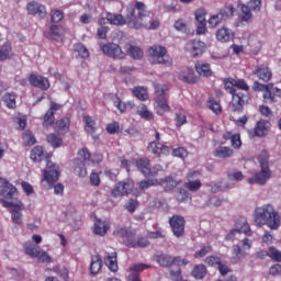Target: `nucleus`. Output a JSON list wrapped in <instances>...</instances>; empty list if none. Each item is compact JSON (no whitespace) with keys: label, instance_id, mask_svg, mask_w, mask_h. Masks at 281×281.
Here are the masks:
<instances>
[{"label":"nucleus","instance_id":"79ce46f5","mask_svg":"<svg viewBox=\"0 0 281 281\" xmlns=\"http://www.w3.org/2000/svg\"><path fill=\"white\" fill-rule=\"evenodd\" d=\"M114 106L120 111V113H126L128 109H133L135 106V103L132 101L122 102V100L117 97L114 98Z\"/></svg>","mask_w":281,"mask_h":281},{"label":"nucleus","instance_id":"0eeeda50","mask_svg":"<svg viewBox=\"0 0 281 281\" xmlns=\"http://www.w3.org/2000/svg\"><path fill=\"white\" fill-rule=\"evenodd\" d=\"M101 50L105 56H109V58L122 59L126 56L122 47L115 43L101 44Z\"/></svg>","mask_w":281,"mask_h":281},{"label":"nucleus","instance_id":"4be33fe9","mask_svg":"<svg viewBox=\"0 0 281 281\" xmlns=\"http://www.w3.org/2000/svg\"><path fill=\"white\" fill-rule=\"evenodd\" d=\"M218 43H229L234 38V31L227 26L218 29L215 33Z\"/></svg>","mask_w":281,"mask_h":281},{"label":"nucleus","instance_id":"864d4df0","mask_svg":"<svg viewBox=\"0 0 281 281\" xmlns=\"http://www.w3.org/2000/svg\"><path fill=\"white\" fill-rule=\"evenodd\" d=\"M132 92L138 100H148V90L144 87H136L132 90Z\"/></svg>","mask_w":281,"mask_h":281},{"label":"nucleus","instance_id":"58836bf2","mask_svg":"<svg viewBox=\"0 0 281 281\" xmlns=\"http://www.w3.org/2000/svg\"><path fill=\"white\" fill-rule=\"evenodd\" d=\"M224 139H231V146L238 150L243 146V140H240V134H232L229 132L224 134Z\"/></svg>","mask_w":281,"mask_h":281},{"label":"nucleus","instance_id":"a18cd8bd","mask_svg":"<svg viewBox=\"0 0 281 281\" xmlns=\"http://www.w3.org/2000/svg\"><path fill=\"white\" fill-rule=\"evenodd\" d=\"M100 269H102V258L100 256H93L90 265V273L97 276V273H100Z\"/></svg>","mask_w":281,"mask_h":281},{"label":"nucleus","instance_id":"603ef678","mask_svg":"<svg viewBox=\"0 0 281 281\" xmlns=\"http://www.w3.org/2000/svg\"><path fill=\"white\" fill-rule=\"evenodd\" d=\"M74 52L79 58H89V49L80 43L74 45Z\"/></svg>","mask_w":281,"mask_h":281},{"label":"nucleus","instance_id":"dca6fc26","mask_svg":"<svg viewBox=\"0 0 281 281\" xmlns=\"http://www.w3.org/2000/svg\"><path fill=\"white\" fill-rule=\"evenodd\" d=\"M29 82L32 87H37V89H42L43 91L49 89V80L41 75H30Z\"/></svg>","mask_w":281,"mask_h":281},{"label":"nucleus","instance_id":"37998d69","mask_svg":"<svg viewBox=\"0 0 281 281\" xmlns=\"http://www.w3.org/2000/svg\"><path fill=\"white\" fill-rule=\"evenodd\" d=\"M104 262L110 271H113L114 273L117 271V254L112 252L111 255H108Z\"/></svg>","mask_w":281,"mask_h":281},{"label":"nucleus","instance_id":"20e7f679","mask_svg":"<svg viewBox=\"0 0 281 281\" xmlns=\"http://www.w3.org/2000/svg\"><path fill=\"white\" fill-rule=\"evenodd\" d=\"M2 207L10 210L11 221L14 225H23V212H25V204L19 199H0Z\"/></svg>","mask_w":281,"mask_h":281},{"label":"nucleus","instance_id":"bf43d9fd","mask_svg":"<svg viewBox=\"0 0 281 281\" xmlns=\"http://www.w3.org/2000/svg\"><path fill=\"white\" fill-rule=\"evenodd\" d=\"M22 139L25 146H34V144H36V137H34V134L30 131L23 133Z\"/></svg>","mask_w":281,"mask_h":281},{"label":"nucleus","instance_id":"5701e85b","mask_svg":"<svg viewBox=\"0 0 281 281\" xmlns=\"http://www.w3.org/2000/svg\"><path fill=\"white\" fill-rule=\"evenodd\" d=\"M269 128H271V123L267 120H260L254 128L252 137H265L269 133Z\"/></svg>","mask_w":281,"mask_h":281},{"label":"nucleus","instance_id":"9d476101","mask_svg":"<svg viewBox=\"0 0 281 281\" xmlns=\"http://www.w3.org/2000/svg\"><path fill=\"white\" fill-rule=\"evenodd\" d=\"M160 267H171V265H177L178 267H183L188 265V259H181V257H172L170 255H160L156 258Z\"/></svg>","mask_w":281,"mask_h":281},{"label":"nucleus","instance_id":"5fc2aeb1","mask_svg":"<svg viewBox=\"0 0 281 281\" xmlns=\"http://www.w3.org/2000/svg\"><path fill=\"white\" fill-rule=\"evenodd\" d=\"M43 157H45L43 147L36 146L31 150L32 161H43Z\"/></svg>","mask_w":281,"mask_h":281},{"label":"nucleus","instance_id":"6e6552de","mask_svg":"<svg viewBox=\"0 0 281 281\" xmlns=\"http://www.w3.org/2000/svg\"><path fill=\"white\" fill-rule=\"evenodd\" d=\"M225 89L228 93H240L237 89L249 91V85L244 79L228 78L225 80Z\"/></svg>","mask_w":281,"mask_h":281},{"label":"nucleus","instance_id":"052dcab7","mask_svg":"<svg viewBox=\"0 0 281 281\" xmlns=\"http://www.w3.org/2000/svg\"><path fill=\"white\" fill-rule=\"evenodd\" d=\"M206 205H209V207H221V205H223V199L216 195L209 196L206 199Z\"/></svg>","mask_w":281,"mask_h":281},{"label":"nucleus","instance_id":"69168bd1","mask_svg":"<svg viewBox=\"0 0 281 281\" xmlns=\"http://www.w3.org/2000/svg\"><path fill=\"white\" fill-rule=\"evenodd\" d=\"M268 256L276 262H281V251L277 248L270 247L268 250Z\"/></svg>","mask_w":281,"mask_h":281},{"label":"nucleus","instance_id":"9b49d317","mask_svg":"<svg viewBox=\"0 0 281 281\" xmlns=\"http://www.w3.org/2000/svg\"><path fill=\"white\" fill-rule=\"evenodd\" d=\"M254 246V240L249 237L241 239L240 245H233V254L236 258H247V251Z\"/></svg>","mask_w":281,"mask_h":281},{"label":"nucleus","instance_id":"f3484780","mask_svg":"<svg viewBox=\"0 0 281 281\" xmlns=\"http://www.w3.org/2000/svg\"><path fill=\"white\" fill-rule=\"evenodd\" d=\"M145 269H148V266H146L145 263H133L127 270V279L130 281H142L139 279V273H142V271H145Z\"/></svg>","mask_w":281,"mask_h":281},{"label":"nucleus","instance_id":"c9c22d12","mask_svg":"<svg viewBox=\"0 0 281 281\" xmlns=\"http://www.w3.org/2000/svg\"><path fill=\"white\" fill-rule=\"evenodd\" d=\"M195 70L199 76H203L204 78H210V76H212V69L210 68V64L198 61L195 64Z\"/></svg>","mask_w":281,"mask_h":281},{"label":"nucleus","instance_id":"8fccbe9b","mask_svg":"<svg viewBox=\"0 0 281 281\" xmlns=\"http://www.w3.org/2000/svg\"><path fill=\"white\" fill-rule=\"evenodd\" d=\"M4 104L8 109H15L16 108V94L12 92H8L2 98Z\"/></svg>","mask_w":281,"mask_h":281},{"label":"nucleus","instance_id":"412c9836","mask_svg":"<svg viewBox=\"0 0 281 281\" xmlns=\"http://www.w3.org/2000/svg\"><path fill=\"white\" fill-rule=\"evenodd\" d=\"M239 22L243 25H249L254 23V13H251V9L247 4L239 5Z\"/></svg>","mask_w":281,"mask_h":281},{"label":"nucleus","instance_id":"7ed1b4c3","mask_svg":"<svg viewBox=\"0 0 281 281\" xmlns=\"http://www.w3.org/2000/svg\"><path fill=\"white\" fill-rule=\"evenodd\" d=\"M102 159H104L102 154L94 153L93 155H91V153H89V149H80L78 151V159L75 166V175H77V177H87V168H85V164H100Z\"/></svg>","mask_w":281,"mask_h":281},{"label":"nucleus","instance_id":"09e8293b","mask_svg":"<svg viewBox=\"0 0 281 281\" xmlns=\"http://www.w3.org/2000/svg\"><path fill=\"white\" fill-rule=\"evenodd\" d=\"M238 234H245L246 236H254V231L249 226L247 220H241L240 224L237 225Z\"/></svg>","mask_w":281,"mask_h":281},{"label":"nucleus","instance_id":"49530a36","mask_svg":"<svg viewBox=\"0 0 281 281\" xmlns=\"http://www.w3.org/2000/svg\"><path fill=\"white\" fill-rule=\"evenodd\" d=\"M14 53H12V46L10 44H4L0 47V60H8L12 58Z\"/></svg>","mask_w":281,"mask_h":281},{"label":"nucleus","instance_id":"4c0bfd02","mask_svg":"<svg viewBox=\"0 0 281 281\" xmlns=\"http://www.w3.org/2000/svg\"><path fill=\"white\" fill-rule=\"evenodd\" d=\"M24 254L31 258H36L38 256L41 247L32 244V241H26L23 244Z\"/></svg>","mask_w":281,"mask_h":281},{"label":"nucleus","instance_id":"2f4dec72","mask_svg":"<svg viewBox=\"0 0 281 281\" xmlns=\"http://www.w3.org/2000/svg\"><path fill=\"white\" fill-rule=\"evenodd\" d=\"M125 52L127 53L131 58H134L135 60H139L140 58H144V50L137 46H133L131 44H126L124 46Z\"/></svg>","mask_w":281,"mask_h":281},{"label":"nucleus","instance_id":"39448f33","mask_svg":"<svg viewBox=\"0 0 281 281\" xmlns=\"http://www.w3.org/2000/svg\"><path fill=\"white\" fill-rule=\"evenodd\" d=\"M60 169L52 160L47 159L46 169L43 170L42 186L46 190H50L53 183L58 181Z\"/></svg>","mask_w":281,"mask_h":281},{"label":"nucleus","instance_id":"bb28decb","mask_svg":"<svg viewBox=\"0 0 281 281\" xmlns=\"http://www.w3.org/2000/svg\"><path fill=\"white\" fill-rule=\"evenodd\" d=\"M154 109L158 115H164V113H168L170 111V105H168L166 97L156 98Z\"/></svg>","mask_w":281,"mask_h":281},{"label":"nucleus","instance_id":"72a5a7b5","mask_svg":"<svg viewBox=\"0 0 281 281\" xmlns=\"http://www.w3.org/2000/svg\"><path fill=\"white\" fill-rule=\"evenodd\" d=\"M271 93H277L278 98H281V90L278 88H273V86H268L266 90H263V100L265 102H276V95H271Z\"/></svg>","mask_w":281,"mask_h":281},{"label":"nucleus","instance_id":"3c124183","mask_svg":"<svg viewBox=\"0 0 281 281\" xmlns=\"http://www.w3.org/2000/svg\"><path fill=\"white\" fill-rule=\"evenodd\" d=\"M114 236H119V238H126L125 243H128V238H133V234H128V231L124 226H117L114 232Z\"/></svg>","mask_w":281,"mask_h":281},{"label":"nucleus","instance_id":"f03ea898","mask_svg":"<svg viewBox=\"0 0 281 281\" xmlns=\"http://www.w3.org/2000/svg\"><path fill=\"white\" fill-rule=\"evenodd\" d=\"M255 223L257 227L267 225L269 229H279L281 225L280 215L271 204L259 206L255 211Z\"/></svg>","mask_w":281,"mask_h":281},{"label":"nucleus","instance_id":"c85d7f7f","mask_svg":"<svg viewBox=\"0 0 281 281\" xmlns=\"http://www.w3.org/2000/svg\"><path fill=\"white\" fill-rule=\"evenodd\" d=\"M225 19H227V12L221 11L216 14L211 15L210 19L207 20V23L210 27L215 29L218 27V25H221V23H223Z\"/></svg>","mask_w":281,"mask_h":281},{"label":"nucleus","instance_id":"680f3d73","mask_svg":"<svg viewBox=\"0 0 281 281\" xmlns=\"http://www.w3.org/2000/svg\"><path fill=\"white\" fill-rule=\"evenodd\" d=\"M167 278L172 281L183 280V277L181 276V268L170 269Z\"/></svg>","mask_w":281,"mask_h":281},{"label":"nucleus","instance_id":"6e6d98bb","mask_svg":"<svg viewBox=\"0 0 281 281\" xmlns=\"http://www.w3.org/2000/svg\"><path fill=\"white\" fill-rule=\"evenodd\" d=\"M47 142L53 148H60V146H63V138L57 134H49L47 136Z\"/></svg>","mask_w":281,"mask_h":281},{"label":"nucleus","instance_id":"338daca9","mask_svg":"<svg viewBox=\"0 0 281 281\" xmlns=\"http://www.w3.org/2000/svg\"><path fill=\"white\" fill-rule=\"evenodd\" d=\"M120 183H121V188H123V190L125 191V194L133 192V189L135 188V182H133V180H131V179H127Z\"/></svg>","mask_w":281,"mask_h":281},{"label":"nucleus","instance_id":"473e14b6","mask_svg":"<svg viewBox=\"0 0 281 281\" xmlns=\"http://www.w3.org/2000/svg\"><path fill=\"white\" fill-rule=\"evenodd\" d=\"M136 113L142 117V120H146V122L155 120V114L148 109V106H146V104L138 105Z\"/></svg>","mask_w":281,"mask_h":281},{"label":"nucleus","instance_id":"e433bc0d","mask_svg":"<svg viewBox=\"0 0 281 281\" xmlns=\"http://www.w3.org/2000/svg\"><path fill=\"white\" fill-rule=\"evenodd\" d=\"M24 254L31 258H36L38 256L41 247L32 244V241H26L23 244Z\"/></svg>","mask_w":281,"mask_h":281},{"label":"nucleus","instance_id":"c756f323","mask_svg":"<svg viewBox=\"0 0 281 281\" xmlns=\"http://www.w3.org/2000/svg\"><path fill=\"white\" fill-rule=\"evenodd\" d=\"M150 243L146 237H139L133 235V237H128L127 247H148Z\"/></svg>","mask_w":281,"mask_h":281},{"label":"nucleus","instance_id":"13d9d810","mask_svg":"<svg viewBox=\"0 0 281 281\" xmlns=\"http://www.w3.org/2000/svg\"><path fill=\"white\" fill-rule=\"evenodd\" d=\"M156 98H166V91H168V86L166 83H155Z\"/></svg>","mask_w":281,"mask_h":281},{"label":"nucleus","instance_id":"393cba45","mask_svg":"<svg viewBox=\"0 0 281 281\" xmlns=\"http://www.w3.org/2000/svg\"><path fill=\"white\" fill-rule=\"evenodd\" d=\"M148 150L153 153V155H157V157H160V155H170V147L159 142H151L148 145Z\"/></svg>","mask_w":281,"mask_h":281},{"label":"nucleus","instance_id":"f8f14e48","mask_svg":"<svg viewBox=\"0 0 281 281\" xmlns=\"http://www.w3.org/2000/svg\"><path fill=\"white\" fill-rule=\"evenodd\" d=\"M169 225L177 238L183 236V233L186 232V220L182 216L173 215L169 220Z\"/></svg>","mask_w":281,"mask_h":281},{"label":"nucleus","instance_id":"6ab92c4d","mask_svg":"<svg viewBox=\"0 0 281 281\" xmlns=\"http://www.w3.org/2000/svg\"><path fill=\"white\" fill-rule=\"evenodd\" d=\"M27 14H31L33 16H41V19L45 18L47 14V10L45 9V5L38 3V2H29L26 5Z\"/></svg>","mask_w":281,"mask_h":281},{"label":"nucleus","instance_id":"423d86ee","mask_svg":"<svg viewBox=\"0 0 281 281\" xmlns=\"http://www.w3.org/2000/svg\"><path fill=\"white\" fill-rule=\"evenodd\" d=\"M149 60L153 65H172V59L168 56V49L161 45H154L149 48Z\"/></svg>","mask_w":281,"mask_h":281},{"label":"nucleus","instance_id":"774afa93","mask_svg":"<svg viewBox=\"0 0 281 281\" xmlns=\"http://www.w3.org/2000/svg\"><path fill=\"white\" fill-rule=\"evenodd\" d=\"M35 258H37L38 262H52V257L45 250L40 249V254Z\"/></svg>","mask_w":281,"mask_h":281},{"label":"nucleus","instance_id":"ddd939ff","mask_svg":"<svg viewBox=\"0 0 281 281\" xmlns=\"http://www.w3.org/2000/svg\"><path fill=\"white\" fill-rule=\"evenodd\" d=\"M269 179H271V170L269 169V166L263 165L260 172L248 179V183H258L259 186H265Z\"/></svg>","mask_w":281,"mask_h":281},{"label":"nucleus","instance_id":"ea45409f","mask_svg":"<svg viewBox=\"0 0 281 281\" xmlns=\"http://www.w3.org/2000/svg\"><path fill=\"white\" fill-rule=\"evenodd\" d=\"M85 131L89 133L90 135H93L94 133H98V124L91 116H85Z\"/></svg>","mask_w":281,"mask_h":281},{"label":"nucleus","instance_id":"f704fd0d","mask_svg":"<svg viewBox=\"0 0 281 281\" xmlns=\"http://www.w3.org/2000/svg\"><path fill=\"white\" fill-rule=\"evenodd\" d=\"M191 276L195 280H203L207 276V268L203 263H198L193 267Z\"/></svg>","mask_w":281,"mask_h":281},{"label":"nucleus","instance_id":"c03bdc74","mask_svg":"<svg viewBox=\"0 0 281 281\" xmlns=\"http://www.w3.org/2000/svg\"><path fill=\"white\" fill-rule=\"evenodd\" d=\"M234 155V149L229 147H218L214 151L215 157H220V159H227Z\"/></svg>","mask_w":281,"mask_h":281},{"label":"nucleus","instance_id":"a211bd4d","mask_svg":"<svg viewBox=\"0 0 281 281\" xmlns=\"http://www.w3.org/2000/svg\"><path fill=\"white\" fill-rule=\"evenodd\" d=\"M199 177H201V173L199 171H193L189 173L188 175L189 181L184 184V188H187V190H190V192H196L198 190H200L201 180H199Z\"/></svg>","mask_w":281,"mask_h":281},{"label":"nucleus","instance_id":"7c9ffc66","mask_svg":"<svg viewBox=\"0 0 281 281\" xmlns=\"http://www.w3.org/2000/svg\"><path fill=\"white\" fill-rule=\"evenodd\" d=\"M178 78L179 80H182V82H189V85H194L198 80L194 76V70L190 68L181 70Z\"/></svg>","mask_w":281,"mask_h":281},{"label":"nucleus","instance_id":"2eb2a0df","mask_svg":"<svg viewBox=\"0 0 281 281\" xmlns=\"http://www.w3.org/2000/svg\"><path fill=\"white\" fill-rule=\"evenodd\" d=\"M16 194V187H13L8 180L1 178L0 179V196L2 199H8L7 201H12V196Z\"/></svg>","mask_w":281,"mask_h":281},{"label":"nucleus","instance_id":"a878e982","mask_svg":"<svg viewBox=\"0 0 281 281\" xmlns=\"http://www.w3.org/2000/svg\"><path fill=\"white\" fill-rule=\"evenodd\" d=\"M111 229V222L97 220L93 225V234L97 236H106V232Z\"/></svg>","mask_w":281,"mask_h":281},{"label":"nucleus","instance_id":"4468645a","mask_svg":"<svg viewBox=\"0 0 281 281\" xmlns=\"http://www.w3.org/2000/svg\"><path fill=\"white\" fill-rule=\"evenodd\" d=\"M205 49H207V45L200 40H193L187 44V50L193 58L202 56Z\"/></svg>","mask_w":281,"mask_h":281},{"label":"nucleus","instance_id":"aec40b11","mask_svg":"<svg viewBox=\"0 0 281 281\" xmlns=\"http://www.w3.org/2000/svg\"><path fill=\"white\" fill-rule=\"evenodd\" d=\"M231 95H233L231 111H241L243 106H245V100H247V97H245L243 92H231Z\"/></svg>","mask_w":281,"mask_h":281},{"label":"nucleus","instance_id":"b1692460","mask_svg":"<svg viewBox=\"0 0 281 281\" xmlns=\"http://www.w3.org/2000/svg\"><path fill=\"white\" fill-rule=\"evenodd\" d=\"M106 21L110 25H126V23H133V21L128 20V9H126V19L122 14H106Z\"/></svg>","mask_w":281,"mask_h":281},{"label":"nucleus","instance_id":"a19ab883","mask_svg":"<svg viewBox=\"0 0 281 281\" xmlns=\"http://www.w3.org/2000/svg\"><path fill=\"white\" fill-rule=\"evenodd\" d=\"M63 34H65V29H63V26L52 25L48 32L46 33V37L50 40H56V38H60Z\"/></svg>","mask_w":281,"mask_h":281},{"label":"nucleus","instance_id":"e2e57ef3","mask_svg":"<svg viewBox=\"0 0 281 281\" xmlns=\"http://www.w3.org/2000/svg\"><path fill=\"white\" fill-rule=\"evenodd\" d=\"M207 15V11L205 9H198L194 13L195 16V23H207L205 20V16Z\"/></svg>","mask_w":281,"mask_h":281},{"label":"nucleus","instance_id":"4d7b16f0","mask_svg":"<svg viewBox=\"0 0 281 281\" xmlns=\"http://www.w3.org/2000/svg\"><path fill=\"white\" fill-rule=\"evenodd\" d=\"M228 181L238 183V181H243L245 179V176L243 175V171L233 170L227 173Z\"/></svg>","mask_w":281,"mask_h":281},{"label":"nucleus","instance_id":"f257e3e1","mask_svg":"<svg viewBox=\"0 0 281 281\" xmlns=\"http://www.w3.org/2000/svg\"><path fill=\"white\" fill-rule=\"evenodd\" d=\"M127 19L133 22L134 27H146V30H157L160 22L159 19H150V11L146 10V4L136 2L135 4L127 5Z\"/></svg>","mask_w":281,"mask_h":281},{"label":"nucleus","instance_id":"0e129e2a","mask_svg":"<svg viewBox=\"0 0 281 281\" xmlns=\"http://www.w3.org/2000/svg\"><path fill=\"white\" fill-rule=\"evenodd\" d=\"M50 19L53 23H60V21L65 19V14L63 13V11L55 9L50 11Z\"/></svg>","mask_w":281,"mask_h":281},{"label":"nucleus","instance_id":"1a4fd4ad","mask_svg":"<svg viewBox=\"0 0 281 281\" xmlns=\"http://www.w3.org/2000/svg\"><path fill=\"white\" fill-rule=\"evenodd\" d=\"M135 166L140 170L145 177L150 175H157L160 170H162L161 165H156L150 168V161L148 159H138L134 161Z\"/></svg>","mask_w":281,"mask_h":281},{"label":"nucleus","instance_id":"cd10ccee","mask_svg":"<svg viewBox=\"0 0 281 281\" xmlns=\"http://www.w3.org/2000/svg\"><path fill=\"white\" fill-rule=\"evenodd\" d=\"M254 75L257 76L260 80H263V82H269V80L273 78L271 69H269L267 66L257 67L254 71Z\"/></svg>","mask_w":281,"mask_h":281},{"label":"nucleus","instance_id":"de8ad7c7","mask_svg":"<svg viewBox=\"0 0 281 281\" xmlns=\"http://www.w3.org/2000/svg\"><path fill=\"white\" fill-rule=\"evenodd\" d=\"M69 124H70L69 119L64 117L56 122L55 128H56V131H58L59 133H63V134L69 133Z\"/></svg>","mask_w":281,"mask_h":281}]
</instances>
